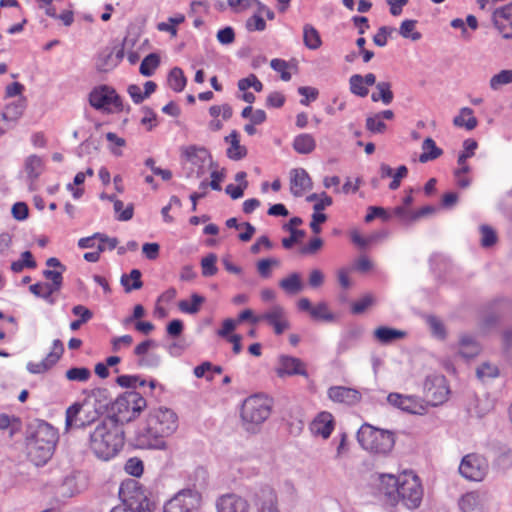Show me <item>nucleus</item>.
I'll return each instance as SVG.
<instances>
[{
    "instance_id": "obj_1",
    "label": "nucleus",
    "mask_w": 512,
    "mask_h": 512,
    "mask_svg": "<svg viewBox=\"0 0 512 512\" xmlns=\"http://www.w3.org/2000/svg\"><path fill=\"white\" fill-rule=\"evenodd\" d=\"M124 431L111 419H103L89 433V449L100 460L114 458L123 448Z\"/></svg>"
},
{
    "instance_id": "obj_2",
    "label": "nucleus",
    "mask_w": 512,
    "mask_h": 512,
    "mask_svg": "<svg viewBox=\"0 0 512 512\" xmlns=\"http://www.w3.org/2000/svg\"><path fill=\"white\" fill-rule=\"evenodd\" d=\"M59 435L57 430L45 421L30 425L27 434V449L30 460L36 465L46 464L52 457Z\"/></svg>"
},
{
    "instance_id": "obj_3",
    "label": "nucleus",
    "mask_w": 512,
    "mask_h": 512,
    "mask_svg": "<svg viewBox=\"0 0 512 512\" xmlns=\"http://www.w3.org/2000/svg\"><path fill=\"white\" fill-rule=\"evenodd\" d=\"M421 482H381L379 499L386 505L395 506L399 501L409 509L418 508L423 498Z\"/></svg>"
},
{
    "instance_id": "obj_4",
    "label": "nucleus",
    "mask_w": 512,
    "mask_h": 512,
    "mask_svg": "<svg viewBox=\"0 0 512 512\" xmlns=\"http://www.w3.org/2000/svg\"><path fill=\"white\" fill-rule=\"evenodd\" d=\"M272 410L271 400L260 394L246 398L241 407V421L243 428L250 433H256L261 425L269 418Z\"/></svg>"
},
{
    "instance_id": "obj_5",
    "label": "nucleus",
    "mask_w": 512,
    "mask_h": 512,
    "mask_svg": "<svg viewBox=\"0 0 512 512\" xmlns=\"http://www.w3.org/2000/svg\"><path fill=\"white\" fill-rule=\"evenodd\" d=\"M146 404L145 398L139 392L127 391L112 403V414L106 419L113 420L116 425L129 423L140 415Z\"/></svg>"
},
{
    "instance_id": "obj_6",
    "label": "nucleus",
    "mask_w": 512,
    "mask_h": 512,
    "mask_svg": "<svg viewBox=\"0 0 512 512\" xmlns=\"http://www.w3.org/2000/svg\"><path fill=\"white\" fill-rule=\"evenodd\" d=\"M357 440L365 449L377 454L389 453L395 445L394 433L363 424L357 432Z\"/></svg>"
},
{
    "instance_id": "obj_7",
    "label": "nucleus",
    "mask_w": 512,
    "mask_h": 512,
    "mask_svg": "<svg viewBox=\"0 0 512 512\" xmlns=\"http://www.w3.org/2000/svg\"><path fill=\"white\" fill-rule=\"evenodd\" d=\"M151 493L140 482H121L119 497L132 512H152Z\"/></svg>"
},
{
    "instance_id": "obj_8",
    "label": "nucleus",
    "mask_w": 512,
    "mask_h": 512,
    "mask_svg": "<svg viewBox=\"0 0 512 512\" xmlns=\"http://www.w3.org/2000/svg\"><path fill=\"white\" fill-rule=\"evenodd\" d=\"M201 493L193 488L179 491L164 506L165 512H192L201 506Z\"/></svg>"
},
{
    "instance_id": "obj_9",
    "label": "nucleus",
    "mask_w": 512,
    "mask_h": 512,
    "mask_svg": "<svg viewBox=\"0 0 512 512\" xmlns=\"http://www.w3.org/2000/svg\"><path fill=\"white\" fill-rule=\"evenodd\" d=\"M89 406V400L83 403H74L66 410V429L69 428H85L97 421L101 415L95 409L86 410Z\"/></svg>"
},
{
    "instance_id": "obj_10",
    "label": "nucleus",
    "mask_w": 512,
    "mask_h": 512,
    "mask_svg": "<svg viewBox=\"0 0 512 512\" xmlns=\"http://www.w3.org/2000/svg\"><path fill=\"white\" fill-rule=\"evenodd\" d=\"M89 103L97 110L111 112L110 106H113L116 111L123 110L121 97L107 85L94 88L89 94Z\"/></svg>"
},
{
    "instance_id": "obj_11",
    "label": "nucleus",
    "mask_w": 512,
    "mask_h": 512,
    "mask_svg": "<svg viewBox=\"0 0 512 512\" xmlns=\"http://www.w3.org/2000/svg\"><path fill=\"white\" fill-rule=\"evenodd\" d=\"M489 469L485 457L477 453L465 455L459 465V473L467 480H483Z\"/></svg>"
},
{
    "instance_id": "obj_12",
    "label": "nucleus",
    "mask_w": 512,
    "mask_h": 512,
    "mask_svg": "<svg viewBox=\"0 0 512 512\" xmlns=\"http://www.w3.org/2000/svg\"><path fill=\"white\" fill-rule=\"evenodd\" d=\"M147 421L157 432L168 436L177 429V415L169 408L159 407L150 411Z\"/></svg>"
},
{
    "instance_id": "obj_13",
    "label": "nucleus",
    "mask_w": 512,
    "mask_h": 512,
    "mask_svg": "<svg viewBox=\"0 0 512 512\" xmlns=\"http://www.w3.org/2000/svg\"><path fill=\"white\" fill-rule=\"evenodd\" d=\"M387 402L404 412L411 414H423L426 410L422 401L415 396H406L399 393H390L387 396Z\"/></svg>"
},
{
    "instance_id": "obj_14",
    "label": "nucleus",
    "mask_w": 512,
    "mask_h": 512,
    "mask_svg": "<svg viewBox=\"0 0 512 512\" xmlns=\"http://www.w3.org/2000/svg\"><path fill=\"white\" fill-rule=\"evenodd\" d=\"M165 435L157 432L156 428H153L147 422L146 428L139 432L135 439V445L141 449H165L166 442L164 440Z\"/></svg>"
},
{
    "instance_id": "obj_15",
    "label": "nucleus",
    "mask_w": 512,
    "mask_h": 512,
    "mask_svg": "<svg viewBox=\"0 0 512 512\" xmlns=\"http://www.w3.org/2000/svg\"><path fill=\"white\" fill-rule=\"evenodd\" d=\"M124 57V43L119 47L103 49L97 57L98 71L107 72L115 68Z\"/></svg>"
},
{
    "instance_id": "obj_16",
    "label": "nucleus",
    "mask_w": 512,
    "mask_h": 512,
    "mask_svg": "<svg viewBox=\"0 0 512 512\" xmlns=\"http://www.w3.org/2000/svg\"><path fill=\"white\" fill-rule=\"evenodd\" d=\"M217 512H249L250 505L239 495L227 493L216 500Z\"/></svg>"
},
{
    "instance_id": "obj_17",
    "label": "nucleus",
    "mask_w": 512,
    "mask_h": 512,
    "mask_svg": "<svg viewBox=\"0 0 512 512\" xmlns=\"http://www.w3.org/2000/svg\"><path fill=\"white\" fill-rule=\"evenodd\" d=\"M276 372L280 378L292 375L308 377L304 362L299 358L287 355L279 357V367L276 369Z\"/></svg>"
},
{
    "instance_id": "obj_18",
    "label": "nucleus",
    "mask_w": 512,
    "mask_h": 512,
    "mask_svg": "<svg viewBox=\"0 0 512 512\" xmlns=\"http://www.w3.org/2000/svg\"><path fill=\"white\" fill-rule=\"evenodd\" d=\"M493 22L504 38H512V2L494 11Z\"/></svg>"
},
{
    "instance_id": "obj_19",
    "label": "nucleus",
    "mask_w": 512,
    "mask_h": 512,
    "mask_svg": "<svg viewBox=\"0 0 512 512\" xmlns=\"http://www.w3.org/2000/svg\"><path fill=\"white\" fill-rule=\"evenodd\" d=\"M261 321H266L274 328L277 335H281L286 329L289 328V322L285 318V311L280 305H274L267 312L260 315Z\"/></svg>"
},
{
    "instance_id": "obj_20",
    "label": "nucleus",
    "mask_w": 512,
    "mask_h": 512,
    "mask_svg": "<svg viewBox=\"0 0 512 512\" xmlns=\"http://www.w3.org/2000/svg\"><path fill=\"white\" fill-rule=\"evenodd\" d=\"M485 496V493L477 491L466 493L458 501L460 510L462 512H486Z\"/></svg>"
},
{
    "instance_id": "obj_21",
    "label": "nucleus",
    "mask_w": 512,
    "mask_h": 512,
    "mask_svg": "<svg viewBox=\"0 0 512 512\" xmlns=\"http://www.w3.org/2000/svg\"><path fill=\"white\" fill-rule=\"evenodd\" d=\"M328 397L334 402L347 405H355L361 400L359 391L343 386L330 387L328 389Z\"/></svg>"
},
{
    "instance_id": "obj_22",
    "label": "nucleus",
    "mask_w": 512,
    "mask_h": 512,
    "mask_svg": "<svg viewBox=\"0 0 512 512\" xmlns=\"http://www.w3.org/2000/svg\"><path fill=\"white\" fill-rule=\"evenodd\" d=\"M49 489L55 502L61 503L80 493L85 487H79L76 482H53Z\"/></svg>"
},
{
    "instance_id": "obj_23",
    "label": "nucleus",
    "mask_w": 512,
    "mask_h": 512,
    "mask_svg": "<svg viewBox=\"0 0 512 512\" xmlns=\"http://www.w3.org/2000/svg\"><path fill=\"white\" fill-rule=\"evenodd\" d=\"M290 179V191L295 197H301L304 192L312 188V181L303 168L293 169Z\"/></svg>"
},
{
    "instance_id": "obj_24",
    "label": "nucleus",
    "mask_w": 512,
    "mask_h": 512,
    "mask_svg": "<svg viewBox=\"0 0 512 512\" xmlns=\"http://www.w3.org/2000/svg\"><path fill=\"white\" fill-rule=\"evenodd\" d=\"M310 429L314 435L322 436L324 439L328 438L334 429L332 414L326 411L319 413L312 421Z\"/></svg>"
},
{
    "instance_id": "obj_25",
    "label": "nucleus",
    "mask_w": 512,
    "mask_h": 512,
    "mask_svg": "<svg viewBox=\"0 0 512 512\" xmlns=\"http://www.w3.org/2000/svg\"><path fill=\"white\" fill-rule=\"evenodd\" d=\"M86 400H89V403L93 400V409L100 414L106 412L109 407L111 408L114 402L112 401L109 390L106 388H96L92 390Z\"/></svg>"
},
{
    "instance_id": "obj_26",
    "label": "nucleus",
    "mask_w": 512,
    "mask_h": 512,
    "mask_svg": "<svg viewBox=\"0 0 512 512\" xmlns=\"http://www.w3.org/2000/svg\"><path fill=\"white\" fill-rule=\"evenodd\" d=\"M183 155L192 165L198 166L197 177H200L203 174L202 166L206 159L210 157L208 150L204 147L191 145L183 150Z\"/></svg>"
},
{
    "instance_id": "obj_27",
    "label": "nucleus",
    "mask_w": 512,
    "mask_h": 512,
    "mask_svg": "<svg viewBox=\"0 0 512 512\" xmlns=\"http://www.w3.org/2000/svg\"><path fill=\"white\" fill-rule=\"evenodd\" d=\"M24 169L30 182L29 189L34 190V182L43 172V161L37 155H30L25 160Z\"/></svg>"
},
{
    "instance_id": "obj_28",
    "label": "nucleus",
    "mask_w": 512,
    "mask_h": 512,
    "mask_svg": "<svg viewBox=\"0 0 512 512\" xmlns=\"http://www.w3.org/2000/svg\"><path fill=\"white\" fill-rule=\"evenodd\" d=\"M225 141L230 143V146L226 151L228 158L237 161L247 155V149L245 146L240 145L239 134L236 130H233L228 136H226Z\"/></svg>"
},
{
    "instance_id": "obj_29",
    "label": "nucleus",
    "mask_w": 512,
    "mask_h": 512,
    "mask_svg": "<svg viewBox=\"0 0 512 512\" xmlns=\"http://www.w3.org/2000/svg\"><path fill=\"white\" fill-rule=\"evenodd\" d=\"M433 387H428V396L431 397L433 404H441L448 399L449 389L445 385V378L438 377L435 379Z\"/></svg>"
},
{
    "instance_id": "obj_30",
    "label": "nucleus",
    "mask_w": 512,
    "mask_h": 512,
    "mask_svg": "<svg viewBox=\"0 0 512 512\" xmlns=\"http://www.w3.org/2000/svg\"><path fill=\"white\" fill-rule=\"evenodd\" d=\"M405 334L404 331L387 326L378 327L374 331L375 338L382 344H389L397 339H401Z\"/></svg>"
},
{
    "instance_id": "obj_31",
    "label": "nucleus",
    "mask_w": 512,
    "mask_h": 512,
    "mask_svg": "<svg viewBox=\"0 0 512 512\" xmlns=\"http://www.w3.org/2000/svg\"><path fill=\"white\" fill-rule=\"evenodd\" d=\"M276 502V495L272 490H263L256 503L258 512H279Z\"/></svg>"
},
{
    "instance_id": "obj_32",
    "label": "nucleus",
    "mask_w": 512,
    "mask_h": 512,
    "mask_svg": "<svg viewBox=\"0 0 512 512\" xmlns=\"http://www.w3.org/2000/svg\"><path fill=\"white\" fill-rule=\"evenodd\" d=\"M26 108L25 98L18 99L17 101L6 106L5 111L0 114L3 121L16 122L23 114Z\"/></svg>"
},
{
    "instance_id": "obj_33",
    "label": "nucleus",
    "mask_w": 512,
    "mask_h": 512,
    "mask_svg": "<svg viewBox=\"0 0 512 512\" xmlns=\"http://www.w3.org/2000/svg\"><path fill=\"white\" fill-rule=\"evenodd\" d=\"M391 83L387 81H380L376 84V89L378 92H373L371 95V100L373 102L382 101L383 104L389 105L392 103L394 99V94L391 90Z\"/></svg>"
},
{
    "instance_id": "obj_34",
    "label": "nucleus",
    "mask_w": 512,
    "mask_h": 512,
    "mask_svg": "<svg viewBox=\"0 0 512 512\" xmlns=\"http://www.w3.org/2000/svg\"><path fill=\"white\" fill-rule=\"evenodd\" d=\"M315 147V139L307 133L296 136L293 141V148L299 154H310L314 151Z\"/></svg>"
},
{
    "instance_id": "obj_35",
    "label": "nucleus",
    "mask_w": 512,
    "mask_h": 512,
    "mask_svg": "<svg viewBox=\"0 0 512 512\" xmlns=\"http://www.w3.org/2000/svg\"><path fill=\"white\" fill-rule=\"evenodd\" d=\"M422 150L423 152L419 157L421 163L435 160L443 154L442 149L437 147L435 141L430 137L423 141Z\"/></svg>"
},
{
    "instance_id": "obj_36",
    "label": "nucleus",
    "mask_w": 512,
    "mask_h": 512,
    "mask_svg": "<svg viewBox=\"0 0 512 512\" xmlns=\"http://www.w3.org/2000/svg\"><path fill=\"white\" fill-rule=\"evenodd\" d=\"M453 124L458 127H465L467 130H473L478 120L473 116V110L469 107H463L460 114L453 119Z\"/></svg>"
},
{
    "instance_id": "obj_37",
    "label": "nucleus",
    "mask_w": 512,
    "mask_h": 512,
    "mask_svg": "<svg viewBox=\"0 0 512 512\" xmlns=\"http://www.w3.org/2000/svg\"><path fill=\"white\" fill-rule=\"evenodd\" d=\"M98 239L100 242H108V249L113 250L117 247V238H110L105 234L95 233L93 236L81 238L78 241V246L83 249L93 248L95 243L94 240Z\"/></svg>"
},
{
    "instance_id": "obj_38",
    "label": "nucleus",
    "mask_w": 512,
    "mask_h": 512,
    "mask_svg": "<svg viewBox=\"0 0 512 512\" xmlns=\"http://www.w3.org/2000/svg\"><path fill=\"white\" fill-rule=\"evenodd\" d=\"M279 286L287 294L291 295H295L303 289V283L298 273H291L288 277L280 280Z\"/></svg>"
},
{
    "instance_id": "obj_39",
    "label": "nucleus",
    "mask_w": 512,
    "mask_h": 512,
    "mask_svg": "<svg viewBox=\"0 0 512 512\" xmlns=\"http://www.w3.org/2000/svg\"><path fill=\"white\" fill-rule=\"evenodd\" d=\"M480 352L478 343L472 336L463 335L460 338V355L464 358H473Z\"/></svg>"
},
{
    "instance_id": "obj_40",
    "label": "nucleus",
    "mask_w": 512,
    "mask_h": 512,
    "mask_svg": "<svg viewBox=\"0 0 512 512\" xmlns=\"http://www.w3.org/2000/svg\"><path fill=\"white\" fill-rule=\"evenodd\" d=\"M303 42L311 50L318 49L322 44L319 32L310 24H305L303 27Z\"/></svg>"
},
{
    "instance_id": "obj_41",
    "label": "nucleus",
    "mask_w": 512,
    "mask_h": 512,
    "mask_svg": "<svg viewBox=\"0 0 512 512\" xmlns=\"http://www.w3.org/2000/svg\"><path fill=\"white\" fill-rule=\"evenodd\" d=\"M72 313L79 318L70 323V329L73 331L78 330L83 324L92 319L93 313L83 305H76L72 308Z\"/></svg>"
},
{
    "instance_id": "obj_42",
    "label": "nucleus",
    "mask_w": 512,
    "mask_h": 512,
    "mask_svg": "<svg viewBox=\"0 0 512 512\" xmlns=\"http://www.w3.org/2000/svg\"><path fill=\"white\" fill-rule=\"evenodd\" d=\"M141 271L138 269L131 270L130 274H123L121 277V284L124 286L125 291L131 292L142 288L143 282L141 281Z\"/></svg>"
},
{
    "instance_id": "obj_43",
    "label": "nucleus",
    "mask_w": 512,
    "mask_h": 512,
    "mask_svg": "<svg viewBox=\"0 0 512 512\" xmlns=\"http://www.w3.org/2000/svg\"><path fill=\"white\" fill-rule=\"evenodd\" d=\"M205 302V298L197 293L191 295V303L187 300H181L178 303L179 309L188 314H196L200 310V306Z\"/></svg>"
},
{
    "instance_id": "obj_44",
    "label": "nucleus",
    "mask_w": 512,
    "mask_h": 512,
    "mask_svg": "<svg viewBox=\"0 0 512 512\" xmlns=\"http://www.w3.org/2000/svg\"><path fill=\"white\" fill-rule=\"evenodd\" d=\"M48 282H38L29 287L30 292L36 297L44 299L50 305L55 304V299L53 298L54 290L47 288Z\"/></svg>"
},
{
    "instance_id": "obj_45",
    "label": "nucleus",
    "mask_w": 512,
    "mask_h": 512,
    "mask_svg": "<svg viewBox=\"0 0 512 512\" xmlns=\"http://www.w3.org/2000/svg\"><path fill=\"white\" fill-rule=\"evenodd\" d=\"M160 65V57L156 53L148 54L141 62L139 71L143 76L150 77Z\"/></svg>"
},
{
    "instance_id": "obj_46",
    "label": "nucleus",
    "mask_w": 512,
    "mask_h": 512,
    "mask_svg": "<svg viewBox=\"0 0 512 512\" xmlns=\"http://www.w3.org/2000/svg\"><path fill=\"white\" fill-rule=\"evenodd\" d=\"M186 77L181 68L174 67L168 75L169 86L176 92H181L186 86Z\"/></svg>"
},
{
    "instance_id": "obj_47",
    "label": "nucleus",
    "mask_w": 512,
    "mask_h": 512,
    "mask_svg": "<svg viewBox=\"0 0 512 512\" xmlns=\"http://www.w3.org/2000/svg\"><path fill=\"white\" fill-rule=\"evenodd\" d=\"M510 83H512V70H501L491 77L489 85L492 90L497 91Z\"/></svg>"
},
{
    "instance_id": "obj_48",
    "label": "nucleus",
    "mask_w": 512,
    "mask_h": 512,
    "mask_svg": "<svg viewBox=\"0 0 512 512\" xmlns=\"http://www.w3.org/2000/svg\"><path fill=\"white\" fill-rule=\"evenodd\" d=\"M417 21L416 20H404L399 28V34L403 38L411 39L412 41H417L421 38V33L415 31Z\"/></svg>"
},
{
    "instance_id": "obj_49",
    "label": "nucleus",
    "mask_w": 512,
    "mask_h": 512,
    "mask_svg": "<svg viewBox=\"0 0 512 512\" xmlns=\"http://www.w3.org/2000/svg\"><path fill=\"white\" fill-rule=\"evenodd\" d=\"M350 91L352 94L359 97H366L369 89L362 81V75L354 74L349 78Z\"/></svg>"
},
{
    "instance_id": "obj_50",
    "label": "nucleus",
    "mask_w": 512,
    "mask_h": 512,
    "mask_svg": "<svg viewBox=\"0 0 512 512\" xmlns=\"http://www.w3.org/2000/svg\"><path fill=\"white\" fill-rule=\"evenodd\" d=\"M64 271H62L60 269V271H57V270H44L43 271V276L47 279V280H50L51 282L49 283L48 282V285L47 288L51 290H54L55 292H58L60 291L61 287H62V284H63V276H62V273Z\"/></svg>"
},
{
    "instance_id": "obj_51",
    "label": "nucleus",
    "mask_w": 512,
    "mask_h": 512,
    "mask_svg": "<svg viewBox=\"0 0 512 512\" xmlns=\"http://www.w3.org/2000/svg\"><path fill=\"white\" fill-rule=\"evenodd\" d=\"M481 241L480 244L483 248H490L497 243L498 237L495 230L488 225L480 226Z\"/></svg>"
},
{
    "instance_id": "obj_52",
    "label": "nucleus",
    "mask_w": 512,
    "mask_h": 512,
    "mask_svg": "<svg viewBox=\"0 0 512 512\" xmlns=\"http://www.w3.org/2000/svg\"><path fill=\"white\" fill-rule=\"evenodd\" d=\"M69 381L86 382L91 377V371L86 367H72L65 373Z\"/></svg>"
},
{
    "instance_id": "obj_53",
    "label": "nucleus",
    "mask_w": 512,
    "mask_h": 512,
    "mask_svg": "<svg viewBox=\"0 0 512 512\" xmlns=\"http://www.w3.org/2000/svg\"><path fill=\"white\" fill-rule=\"evenodd\" d=\"M185 21L183 14H178L175 17H169L168 22H160L157 24V29L163 32H169L172 36H176L177 29L176 25L181 24Z\"/></svg>"
},
{
    "instance_id": "obj_54",
    "label": "nucleus",
    "mask_w": 512,
    "mask_h": 512,
    "mask_svg": "<svg viewBox=\"0 0 512 512\" xmlns=\"http://www.w3.org/2000/svg\"><path fill=\"white\" fill-rule=\"evenodd\" d=\"M124 470L128 475L139 478L143 474L144 463L137 457L129 458L125 463Z\"/></svg>"
},
{
    "instance_id": "obj_55",
    "label": "nucleus",
    "mask_w": 512,
    "mask_h": 512,
    "mask_svg": "<svg viewBox=\"0 0 512 512\" xmlns=\"http://www.w3.org/2000/svg\"><path fill=\"white\" fill-rule=\"evenodd\" d=\"M311 317L315 320H322L331 322L334 320V315L329 311L326 303L321 302L314 306L310 313Z\"/></svg>"
},
{
    "instance_id": "obj_56",
    "label": "nucleus",
    "mask_w": 512,
    "mask_h": 512,
    "mask_svg": "<svg viewBox=\"0 0 512 512\" xmlns=\"http://www.w3.org/2000/svg\"><path fill=\"white\" fill-rule=\"evenodd\" d=\"M217 256L214 253L208 254L201 260L202 275L205 277L213 276L217 273Z\"/></svg>"
},
{
    "instance_id": "obj_57",
    "label": "nucleus",
    "mask_w": 512,
    "mask_h": 512,
    "mask_svg": "<svg viewBox=\"0 0 512 512\" xmlns=\"http://www.w3.org/2000/svg\"><path fill=\"white\" fill-rule=\"evenodd\" d=\"M114 211L117 214V219L119 221H129L132 219L134 214V206L132 203L128 204L127 207L123 210V202L117 199L114 203Z\"/></svg>"
},
{
    "instance_id": "obj_58",
    "label": "nucleus",
    "mask_w": 512,
    "mask_h": 512,
    "mask_svg": "<svg viewBox=\"0 0 512 512\" xmlns=\"http://www.w3.org/2000/svg\"><path fill=\"white\" fill-rule=\"evenodd\" d=\"M249 88H253L256 92H261L263 89V84L254 74H250L248 77L238 81V89L240 91H246Z\"/></svg>"
},
{
    "instance_id": "obj_59",
    "label": "nucleus",
    "mask_w": 512,
    "mask_h": 512,
    "mask_svg": "<svg viewBox=\"0 0 512 512\" xmlns=\"http://www.w3.org/2000/svg\"><path fill=\"white\" fill-rule=\"evenodd\" d=\"M365 126L369 132L378 134L384 133L387 128V125L376 114L366 118Z\"/></svg>"
},
{
    "instance_id": "obj_60",
    "label": "nucleus",
    "mask_w": 512,
    "mask_h": 512,
    "mask_svg": "<svg viewBox=\"0 0 512 512\" xmlns=\"http://www.w3.org/2000/svg\"><path fill=\"white\" fill-rule=\"evenodd\" d=\"M499 374V370L497 366L491 365L490 363H483L476 370V375L481 381H485L487 379L495 378Z\"/></svg>"
},
{
    "instance_id": "obj_61",
    "label": "nucleus",
    "mask_w": 512,
    "mask_h": 512,
    "mask_svg": "<svg viewBox=\"0 0 512 512\" xmlns=\"http://www.w3.org/2000/svg\"><path fill=\"white\" fill-rule=\"evenodd\" d=\"M279 261L275 258L261 259L257 262V271L263 278H269L271 276V267L278 266Z\"/></svg>"
},
{
    "instance_id": "obj_62",
    "label": "nucleus",
    "mask_w": 512,
    "mask_h": 512,
    "mask_svg": "<svg viewBox=\"0 0 512 512\" xmlns=\"http://www.w3.org/2000/svg\"><path fill=\"white\" fill-rule=\"evenodd\" d=\"M427 323L431 329L432 334L440 339H444L446 336V331L444 324L440 319L435 316H428Z\"/></svg>"
},
{
    "instance_id": "obj_63",
    "label": "nucleus",
    "mask_w": 512,
    "mask_h": 512,
    "mask_svg": "<svg viewBox=\"0 0 512 512\" xmlns=\"http://www.w3.org/2000/svg\"><path fill=\"white\" fill-rule=\"evenodd\" d=\"M53 365H55L54 362L46 356V358H44L40 362H29L27 364V369L30 373L40 374L49 370Z\"/></svg>"
},
{
    "instance_id": "obj_64",
    "label": "nucleus",
    "mask_w": 512,
    "mask_h": 512,
    "mask_svg": "<svg viewBox=\"0 0 512 512\" xmlns=\"http://www.w3.org/2000/svg\"><path fill=\"white\" fill-rule=\"evenodd\" d=\"M245 27L249 32L264 31L266 29V22L260 14H254L247 19Z\"/></svg>"
}]
</instances>
